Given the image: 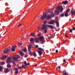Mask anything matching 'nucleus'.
Segmentation results:
<instances>
[{
	"label": "nucleus",
	"instance_id": "52",
	"mask_svg": "<svg viewBox=\"0 0 75 75\" xmlns=\"http://www.w3.org/2000/svg\"><path fill=\"white\" fill-rule=\"evenodd\" d=\"M38 45H36V48H38Z\"/></svg>",
	"mask_w": 75,
	"mask_h": 75
},
{
	"label": "nucleus",
	"instance_id": "41",
	"mask_svg": "<svg viewBox=\"0 0 75 75\" xmlns=\"http://www.w3.org/2000/svg\"><path fill=\"white\" fill-rule=\"evenodd\" d=\"M38 36L39 37H40L41 36V34H39L38 35Z\"/></svg>",
	"mask_w": 75,
	"mask_h": 75
},
{
	"label": "nucleus",
	"instance_id": "22",
	"mask_svg": "<svg viewBox=\"0 0 75 75\" xmlns=\"http://www.w3.org/2000/svg\"><path fill=\"white\" fill-rule=\"evenodd\" d=\"M33 54L34 57H36L37 56V54H36L35 52H33Z\"/></svg>",
	"mask_w": 75,
	"mask_h": 75
},
{
	"label": "nucleus",
	"instance_id": "21",
	"mask_svg": "<svg viewBox=\"0 0 75 75\" xmlns=\"http://www.w3.org/2000/svg\"><path fill=\"white\" fill-rule=\"evenodd\" d=\"M30 35L31 37H35V33H31L30 34Z\"/></svg>",
	"mask_w": 75,
	"mask_h": 75
},
{
	"label": "nucleus",
	"instance_id": "48",
	"mask_svg": "<svg viewBox=\"0 0 75 75\" xmlns=\"http://www.w3.org/2000/svg\"><path fill=\"white\" fill-rule=\"evenodd\" d=\"M18 68H20V69H21V68H22V67H19Z\"/></svg>",
	"mask_w": 75,
	"mask_h": 75
},
{
	"label": "nucleus",
	"instance_id": "46",
	"mask_svg": "<svg viewBox=\"0 0 75 75\" xmlns=\"http://www.w3.org/2000/svg\"><path fill=\"white\" fill-rule=\"evenodd\" d=\"M4 59L5 58H7V56H4Z\"/></svg>",
	"mask_w": 75,
	"mask_h": 75
},
{
	"label": "nucleus",
	"instance_id": "45",
	"mask_svg": "<svg viewBox=\"0 0 75 75\" xmlns=\"http://www.w3.org/2000/svg\"><path fill=\"white\" fill-rule=\"evenodd\" d=\"M72 30H74V31L75 30V28H73Z\"/></svg>",
	"mask_w": 75,
	"mask_h": 75
},
{
	"label": "nucleus",
	"instance_id": "3",
	"mask_svg": "<svg viewBox=\"0 0 75 75\" xmlns=\"http://www.w3.org/2000/svg\"><path fill=\"white\" fill-rule=\"evenodd\" d=\"M63 10H64V9L62 7V6H58L56 7V10L55 11L54 13L55 14H58V13L59 12V10H60V11L62 12L63 11Z\"/></svg>",
	"mask_w": 75,
	"mask_h": 75
},
{
	"label": "nucleus",
	"instance_id": "24",
	"mask_svg": "<svg viewBox=\"0 0 75 75\" xmlns=\"http://www.w3.org/2000/svg\"><path fill=\"white\" fill-rule=\"evenodd\" d=\"M11 65L10 64H8L7 65V68H11Z\"/></svg>",
	"mask_w": 75,
	"mask_h": 75
},
{
	"label": "nucleus",
	"instance_id": "25",
	"mask_svg": "<svg viewBox=\"0 0 75 75\" xmlns=\"http://www.w3.org/2000/svg\"><path fill=\"white\" fill-rule=\"evenodd\" d=\"M23 51H24V52H26V51H27V48H25V49L24 50H23Z\"/></svg>",
	"mask_w": 75,
	"mask_h": 75
},
{
	"label": "nucleus",
	"instance_id": "18",
	"mask_svg": "<svg viewBox=\"0 0 75 75\" xmlns=\"http://www.w3.org/2000/svg\"><path fill=\"white\" fill-rule=\"evenodd\" d=\"M47 26L49 28H50L51 29H53L54 28V26L49 25H47Z\"/></svg>",
	"mask_w": 75,
	"mask_h": 75
},
{
	"label": "nucleus",
	"instance_id": "16",
	"mask_svg": "<svg viewBox=\"0 0 75 75\" xmlns=\"http://www.w3.org/2000/svg\"><path fill=\"white\" fill-rule=\"evenodd\" d=\"M71 16H72L73 14H74V16H75V10L74 11L73 10H71Z\"/></svg>",
	"mask_w": 75,
	"mask_h": 75
},
{
	"label": "nucleus",
	"instance_id": "4",
	"mask_svg": "<svg viewBox=\"0 0 75 75\" xmlns=\"http://www.w3.org/2000/svg\"><path fill=\"white\" fill-rule=\"evenodd\" d=\"M20 58V57L18 55L15 57H12V59L13 60H14V61H18V58Z\"/></svg>",
	"mask_w": 75,
	"mask_h": 75
},
{
	"label": "nucleus",
	"instance_id": "37",
	"mask_svg": "<svg viewBox=\"0 0 75 75\" xmlns=\"http://www.w3.org/2000/svg\"><path fill=\"white\" fill-rule=\"evenodd\" d=\"M12 62L13 64H14V65H16V64L15 63V62L14 61H12Z\"/></svg>",
	"mask_w": 75,
	"mask_h": 75
},
{
	"label": "nucleus",
	"instance_id": "54",
	"mask_svg": "<svg viewBox=\"0 0 75 75\" xmlns=\"http://www.w3.org/2000/svg\"><path fill=\"white\" fill-rule=\"evenodd\" d=\"M35 67H36V66H37V65L36 64V65H35Z\"/></svg>",
	"mask_w": 75,
	"mask_h": 75
},
{
	"label": "nucleus",
	"instance_id": "53",
	"mask_svg": "<svg viewBox=\"0 0 75 75\" xmlns=\"http://www.w3.org/2000/svg\"><path fill=\"white\" fill-rule=\"evenodd\" d=\"M58 68H59V69H60V68H61V67L60 66H59L58 67Z\"/></svg>",
	"mask_w": 75,
	"mask_h": 75
},
{
	"label": "nucleus",
	"instance_id": "15",
	"mask_svg": "<svg viewBox=\"0 0 75 75\" xmlns=\"http://www.w3.org/2000/svg\"><path fill=\"white\" fill-rule=\"evenodd\" d=\"M38 51H42H42H44V49L41 48H38Z\"/></svg>",
	"mask_w": 75,
	"mask_h": 75
},
{
	"label": "nucleus",
	"instance_id": "38",
	"mask_svg": "<svg viewBox=\"0 0 75 75\" xmlns=\"http://www.w3.org/2000/svg\"><path fill=\"white\" fill-rule=\"evenodd\" d=\"M17 47V46H15L14 47L13 46H12L13 48H16V47Z\"/></svg>",
	"mask_w": 75,
	"mask_h": 75
},
{
	"label": "nucleus",
	"instance_id": "5",
	"mask_svg": "<svg viewBox=\"0 0 75 75\" xmlns=\"http://www.w3.org/2000/svg\"><path fill=\"white\" fill-rule=\"evenodd\" d=\"M10 47H8L4 51V54H7V53H9V52H10L9 51H10Z\"/></svg>",
	"mask_w": 75,
	"mask_h": 75
},
{
	"label": "nucleus",
	"instance_id": "28",
	"mask_svg": "<svg viewBox=\"0 0 75 75\" xmlns=\"http://www.w3.org/2000/svg\"><path fill=\"white\" fill-rule=\"evenodd\" d=\"M3 70V67L1 66H0V71H1Z\"/></svg>",
	"mask_w": 75,
	"mask_h": 75
},
{
	"label": "nucleus",
	"instance_id": "35",
	"mask_svg": "<svg viewBox=\"0 0 75 75\" xmlns=\"http://www.w3.org/2000/svg\"><path fill=\"white\" fill-rule=\"evenodd\" d=\"M27 62H26V61H25L24 62V64H25V65H26L27 64Z\"/></svg>",
	"mask_w": 75,
	"mask_h": 75
},
{
	"label": "nucleus",
	"instance_id": "56",
	"mask_svg": "<svg viewBox=\"0 0 75 75\" xmlns=\"http://www.w3.org/2000/svg\"><path fill=\"white\" fill-rule=\"evenodd\" d=\"M70 14H70H70H69V15H70Z\"/></svg>",
	"mask_w": 75,
	"mask_h": 75
},
{
	"label": "nucleus",
	"instance_id": "19",
	"mask_svg": "<svg viewBox=\"0 0 75 75\" xmlns=\"http://www.w3.org/2000/svg\"><path fill=\"white\" fill-rule=\"evenodd\" d=\"M8 72H9V70L8 69H5L4 73H7Z\"/></svg>",
	"mask_w": 75,
	"mask_h": 75
},
{
	"label": "nucleus",
	"instance_id": "20",
	"mask_svg": "<svg viewBox=\"0 0 75 75\" xmlns=\"http://www.w3.org/2000/svg\"><path fill=\"white\" fill-rule=\"evenodd\" d=\"M68 1H64L62 2V3L64 4H68Z\"/></svg>",
	"mask_w": 75,
	"mask_h": 75
},
{
	"label": "nucleus",
	"instance_id": "1",
	"mask_svg": "<svg viewBox=\"0 0 75 75\" xmlns=\"http://www.w3.org/2000/svg\"><path fill=\"white\" fill-rule=\"evenodd\" d=\"M49 13H50V14L47 16V15L45 14H44V12L43 13V15L42 16L40 17V19L41 20H44V18L46 20H50L52 17V16H54V14L51 11H48Z\"/></svg>",
	"mask_w": 75,
	"mask_h": 75
},
{
	"label": "nucleus",
	"instance_id": "36",
	"mask_svg": "<svg viewBox=\"0 0 75 75\" xmlns=\"http://www.w3.org/2000/svg\"><path fill=\"white\" fill-rule=\"evenodd\" d=\"M70 33H72V30L69 29Z\"/></svg>",
	"mask_w": 75,
	"mask_h": 75
},
{
	"label": "nucleus",
	"instance_id": "8",
	"mask_svg": "<svg viewBox=\"0 0 75 75\" xmlns=\"http://www.w3.org/2000/svg\"><path fill=\"white\" fill-rule=\"evenodd\" d=\"M55 23V21L52 20V21H51L50 22H48L47 23L49 24H54Z\"/></svg>",
	"mask_w": 75,
	"mask_h": 75
},
{
	"label": "nucleus",
	"instance_id": "44",
	"mask_svg": "<svg viewBox=\"0 0 75 75\" xmlns=\"http://www.w3.org/2000/svg\"><path fill=\"white\" fill-rule=\"evenodd\" d=\"M26 66H27V65H30V64L29 63H27L26 64Z\"/></svg>",
	"mask_w": 75,
	"mask_h": 75
},
{
	"label": "nucleus",
	"instance_id": "50",
	"mask_svg": "<svg viewBox=\"0 0 75 75\" xmlns=\"http://www.w3.org/2000/svg\"><path fill=\"white\" fill-rule=\"evenodd\" d=\"M51 38V37H49L48 38V39H49V40H50V39Z\"/></svg>",
	"mask_w": 75,
	"mask_h": 75
},
{
	"label": "nucleus",
	"instance_id": "47",
	"mask_svg": "<svg viewBox=\"0 0 75 75\" xmlns=\"http://www.w3.org/2000/svg\"><path fill=\"white\" fill-rule=\"evenodd\" d=\"M56 53H58V50H56Z\"/></svg>",
	"mask_w": 75,
	"mask_h": 75
},
{
	"label": "nucleus",
	"instance_id": "49",
	"mask_svg": "<svg viewBox=\"0 0 75 75\" xmlns=\"http://www.w3.org/2000/svg\"><path fill=\"white\" fill-rule=\"evenodd\" d=\"M24 57L25 58H26V57H27V55H25L24 56Z\"/></svg>",
	"mask_w": 75,
	"mask_h": 75
},
{
	"label": "nucleus",
	"instance_id": "2",
	"mask_svg": "<svg viewBox=\"0 0 75 75\" xmlns=\"http://www.w3.org/2000/svg\"><path fill=\"white\" fill-rule=\"evenodd\" d=\"M39 40H40V41L41 43L42 44H43L45 42V41L44 40V38L43 36H42L39 38H35V41L37 43L39 42Z\"/></svg>",
	"mask_w": 75,
	"mask_h": 75
},
{
	"label": "nucleus",
	"instance_id": "40",
	"mask_svg": "<svg viewBox=\"0 0 75 75\" xmlns=\"http://www.w3.org/2000/svg\"><path fill=\"white\" fill-rule=\"evenodd\" d=\"M44 24H45L47 23V21H45L44 22Z\"/></svg>",
	"mask_w": 75,
	"mask_h": 75
},
{
	"label": "nucleus",
	"instance_id": "23",
	"mask_svg": "<svg viewBox=\"0 0 75 75\" xmlns=\"http://www.w3.org/2000/svg\"><path fill=\"white\" fill-rule=\"evenodd\" d=\"M56 24L57 27H59V22L58 21H57L56 22Z\"/></svg>",
	"mask_w": 75,
	"mask_h": 75
},
{
	"label": "nucleus",
	"instance_id": "29",
	"mask_svg": "<svg viewBox=\"0 0 75 75\" xmlns=\"http://www.w3.org/2000/svg\"><path fill=\"white\" fill-rule=\"evenodd\" d=\"M12 51L13 52H14V51H15V48H12Z\"/></svg>",
	"mask_w": 75,
	"mask_h": 75
},
{
	"label": "nucleus",
	"instance_id": "42",
	"mask_svg": "<svg viewBox=\"0 0 75 75\" xmlns=\"http://www.w3.org/2000/svg\"><path fill=\"white\" fill-rule=\"evenodd\" d=\"M22 25V24H21L18 25V27H20V26H21V25Z\"/></svg>",
	"mask_w": 75,
	"mask_h": 75
},
{
	"label": "nucleus",
	"instance_id": "17",
	"mask_svg": "<svg viewBox=\"0 0 75 75\" xmlns=\"http://www.w3.org/2000/svg\"><path fill=\"white\" fill-rule=\"evenodd\" d=\"M37 52L38 53L39 55H40V56H41V55H42V54H43V52H42V51H37Z\"/></svg>",
	"mask_w": 75,
	"mask_h": 75
},
{
	"label": "nucleus",
	"instance_id": "11",
	"mask_svg": "<svg viewBox=\"0 0 75 75\" xmlns=\"http://www.w3.org/2000/svg\"><path fill=\"white\" fill-rule=\"evenodd\" d=\"M13 70L15 71V73L16 74H18V68H14Z\"/></svg>",
	"mask_w": 75,
	"mask_h": 75
},
{
	"label": "nucleus",
	"instance_id": "13",
	"mask_svg": "<svg viewBox=\"0 0 75 75\" xmlns=\"http://www.w3.org/2000/svg\"><path fill=\"white\" fill-rule=\"evenodd\" d=\"M28 51H30L31 50V46L30 45H28Z\"/></svg>",
	"mask_w": 75,
	"mask_h": 75
},
{
	"label": "nucleus",
	"instance_id": "26",
	"mask_svg": "<svg viewBox=\"0 0 75 75\" xmlns=\"http://www.w3.org/2000/svg\"><path fill=\"white\" fill-rule=\"evenodd\" d=\"M38 29L39 30H41V26H39L38 27Z\"/></svg>",
	"mask_w": 75,
	"mask_h": 75
},
{
	"label": "nucleus",
	"instance_id": "31",
	"mask_svg": "<svg viewBox=\"0 0 75 75\" xmlns=\"http://www.w3.org/2000/svg\"><path fill=\"white\" fill-rule=\"evenodd\" d=\"M45 30L44 32V33H47V29H45Z\"/></svg>",
	"mask_w": 75,
	"mask_h": 75
},
{
	"label": "nucleus",
	"instance_id": "30",
	"mask_svg": "<svg viewBox=\"0 0 75 75\" xmlns=\"http://www.w3.org/2000/svg\"><path fill=\"white\" fill-rule=\"evenodd\" d=\"M22 68H25V65H22Z\"/></svg>",
	"mask_w": 75,
	"mask_h": 75
},
{
	"label": "nucleus",
	"instance_id": "34",
	"mask_svg": "<svg viewBox=\"0 0 75 75\" xmlns=\"http://www.w3.org/2000/svg\"><path fill=\"white\" fill-rule=\"evenodd\" d=\"M29 54L30 55H33V53L30 52H29Z\"/></svg>",
	"mask_w": 75,
	"mask_h": 75
},
{
	"label": "nucleus",
	"instance_id": "12",
	"mask_svg": "<svg viewBox=\"0 0 75 75\" xmlns=\"http://www.w3.org/2000/svg\"><path fill=\"white\" fill-rule=\"evenodd\" d=\"M35 39L33 38H30V41L31 42H35Z\"/></svg>",
	"mask_w": 75,
	"mask_h": 75
},
{
	"label": "nucleus",
	"instance_id": "27",
	"mask_svg": "<svg viewBox=\"0 0 75 75\" xmlns=\"http://www.w3.org/2000/svg\"><path fill=\"white\" fill-rule=\"evenodd\" d=\"M1 65H4V62H1Z\"/></svg>",
	"mask_w": 75,
	"mask_h": 75
},
{
	"label": "nucleus",
	"instance_id": "32",
	"mask_svg": "<svg viewBox=\"0 0 75 75\" xmlns=\"http://www.w3.org/2000/svg\"><path fill=\"white\" fill-rule=\"evenodd\" d=\"M23 45V43H19L18 45V46H21Z\"/></svg>",
	"mask_w": 75,
	"mask_h": 75
},
{
	"label": "nucleus",
	"instance_id": "10",
	"mask_svg": "<svg viewBox=\"0 0 75 75\" xmlns=\"http://www.w3.org/2000/svg\"><path fill=\"white\" fill-rule=\"evenodd\" d=\"M62 74L63 75H68L69 74L67 71H66V70H65L63 71L62 72Z\"/></svg>",
	"mask_w": 75,
	"mask_h": 75
},
{
	"label": "nucleus",
	"instance_id": "33",
	"mask_svg": "<svg viewBox=\"0 0 75 75\" xmlns=\"http://www.w3.org/2000/svg\"><path fill=\"white\" fill-rule=\"evenodd\" d=\"M61 17H64V13H62V14L60 15Z\"/></svg>",
	"mask_w": 75,
	"mask_h": 75
},
{
	"label": "nucleus",
	"instance_id": "51",
	"mask_svg": "<svg viewBox=\"0 0 75 75\" xmlns=\"http://www.w3.org/2000/svg\"><path fill=\"white\" fill-rule=\"evenodd\" d=\"M65 36L66 37H68V36L67 35H65Z\"/></svg>",
	"mask_w": 75,
	"mask_h": 75
},
{
	"label": "nucleus",
	"instance_id": "14",
	"mask_svg": "<svg viewBox=\"0 0 75 75\" xmlns=\"http://www.w3.org/2000/svg\"><path fill=\"white\" fill-rule=\"evenodd\" d=\"M19 54L22 57H23L24 55V54L21 51H19Z\"/></svg>",
	"mask_w": 75,
	"mask_h": 75
},
{
	"label": "nucleus",
	"instance_id": "43",
	"mask_svg": "<svg viewBox=\"0 0 75 75\" xmlns=\"http://www.w3.org/2000/svg\"><path fill=\"white\" fill-rule=\"evenodd\" d=\"M63 62H66V60H65V59H64L63 60Z\"/></svg>",
	"mask_w": 75,
	"mask_h": 75
},
{
	"label": "nucleus",
	"instance_id": "9",
	"mask_svg": "<svg viewBox=\"0 0 75 75\" xmlns=\"http://www.w3.org/2000/svg\"><path fill=\"white\" fill-rule=\"evenodd\" d=\"M11 62V58L10 57H8L7 59V61H6L7 63H10V62Z\"/></svg>",
	"mask_w": 75,
	"mask_h": 75
},
{
	"label": "nucleus",
	"instance_id": "6",
	"mask_svg": "<svg viewBox=\"0 0 75 75\" xmlns=\"http://www.w3.org/2000/svg\"><path fill=\"white\" fill-rule=\"evenodd\" d=\"M70 11V9H68L66 11V12L65 13V17H67L69 16V15H68V13L69 12V11Z\"/></svg>",
	"mask_w": 75,
	"mask_h": 75
},
{
	"label": "nucleus",
	"instance_id": "39",
	"mask_svg": "<svg viewBox=\"0 0 75 75\" xmlns=\"http://www.w3.org/2000/svg\"><path fill=\"white\" fill-rule=\"evenodd\" d=\"M1 60H4V57L1 58Z\"/></svg>",
	"mask_w": 75,
	"mask_h": 75
},
{
	"label": "nucleus",
	"instance_id": "55",
	"mask_svg": "<svg viewBox=\"0 0 75 75\" xmlns=\"http://www.w3.org/2000/svg\"><path fill=\"white\" fill-rule=\"evenodd\" d=\"M65 42H63V44H65Z\"/></svg>",
	"mask_w": 75,
	"mask_h": 75
},
{
	"label": "nucleus",
	"instance_id": "7",
	"mask_svg": "<svg viewBox=\"0 0 75 75\" xmlns=\"http://www.w3.org/2000/svg\"><path fill=\"white\" fill-rule=\"evenodd\" d=\"M47 29V27L45 25H43L42 27L41 28V30H44Z\"/></svg>",
	"mask_w": 75,
	"mask_h": 75
}]
</instances>
